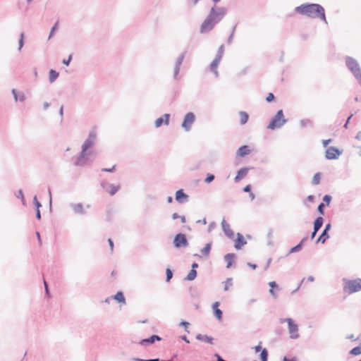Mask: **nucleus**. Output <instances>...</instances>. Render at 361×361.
<instances>
[{
    "mask_svg": "<svg viewBox=\"0 0 361 361\" xmlns=\"http://www.w3.org/2000/svg\"><path fill=\"white\" fill-rule=\"evenodd\" d=\"M227 9L224 7H219L214 5L210 8V11L200 25V32L204 34L212 30L215 25L218 24L226 15Z\"/></svg>",
    "mask_w": 361,
    "mask_h": 361,
    "instance_id": "nucleus-1",
    "label": "nucleus"
},
{
    "mask_svg": "<svg viewBox=\"0 0 361 361\" xmlns=\"http://www.w3.org/2000/svg\"><path fill=\"white\" fill-rule=\"evenodd\" d=\"M97 141L96 127H94L90 132L87 138L85 140L81 147L79 156L74 161L76 166H84L93 155V151L90 149L94 145Z\"/></svg>",
    "mask_w": 361,
    "mask_h": 361,
    "instance_id": "nucleus-2",
    "label": "nucleus"
},
{
    "mask_svg": "<svg viewBox=\"0 0 361 361\" xmlns=\"http://www.w3.org/2000/svg\"><path fill=\"white\" fill-rule=\"evenodd\" d=\"M295 11L308 18L314 19L317 18L326 24L328 23L324 8L319 4L305 3L295 7Z\"/></svg>",
    "mask_w": 361,
    "mask_h": 361,
    "instance_id": "nucleus-3",
    "label": "nucleus"
},
{
    "mask_svg": "<svg viewBox=\"0 0 361 361\" xmlns=\"http://www.w3.org/2000/svg\"><path fill=\"white\" fill-rule=\"evenodd\" d=\"M348 70L353 74L361 87V67L358 61L352 56H346L344 59Z\"/></svg>",
    "mask_w": 361,
    "mask_h": 361,
    "instance_id": "nucleus-4",
    "label": "nucleus"
},
{
    "mask_svg": "<svg viewBox=\"0 0 361 361\" xmlns=\"http://www.w3.org/2000/svg\"><path fill=\"white\" fill-rule=\"evenodd\" d=\"M287 121L288 119L285 118L283 110L279 109L271 119L267 128L271 130L278 129L281 128Z\"/></svg>",
    "mask_w": 361,
    "mask_h": 361,
    "instance_id": "nucleus-5",
    "label": "nucleus"
},
{
    "mask_svg": "<svg viewBox=\"0 0 361 361\" xmlns=\"http://www.w3.org/2000/svg\"><path fill=\"white\" fill-rule=\"evenodd\" d=\"M343 291L348 294H352L361 290V279H343Z\"/></svg>",
    "mask_w": 361,
    "mask_h": 361,
    "instance_id": "nucleus-6",
    "label": "nucleus"
},
{
    "mask_svg": "<svg viewBox=\"0 0 361 361\" xmlns=\"http://www.w3.org/2000/svg\"><path fill=\"white\" fill-rule=\"evenodd\" d=\"M280 322H286L288 324V332L291 339H297L300 337L298 334V325L295 324L291 318L281 319Z\"/></svg>",
    "mask_w": 361,
    "mask_h": 361,
    "instance_id": "nucleus-7",
    "label": "nucleus"
},
{
    "mask_svg": "<svg viewBox=\"0 0 361 361\" xmlns=\"http://www.w3.org/2000/svg\"><path fill=\"white\" fill-rule=\"evenodd\" d=\"M172 243L176 249L185 248L189 245L186 234L181 232L175 235Z\"/></svg>",
    "mask_w": 361,
    "mask_h": 361,
    "instance_id": "nucleus-8",
    "label": "nucleus"
},
{
    "mask_svg": "<svg viewBox=\"0 0 361 361\" xmlns=\"http://www.w3.org/2000/svg\"><path fill=\"white\" fill-rule=\"evenodd\" d=\"M343 149L331 146L326 149L325 158L328 160L338 159L340 155L343 154Z\"/></svg>",
    "mask_w": 361,
    "mask_h": 361,
    "instance_id": "nucleus-9",
    "label": "nucleus"
},
{
    "mask_svg": "<svg viewBox=\"0 0 361 361\" xmlns=\"http://www.w3.org/2000/svg\"><path fill=\"white\" fill-rule=\"evenodd\" d=\"M195 121V115L192 112L187 113L183 118V123L181 124V127L185 130L189 131L191 128L192 123Z\"/></svg>",
    "mask_w": 361,
    "mask_h": 361,
    "instance_id": "nucleus-10",
    "label": "nucleus"
},
{
    "mask_svg": "<svg viewBox=\"0 0 361 361\" xmlns=\"http://www.w3.org/2000/svg\"><path fill=\"white\" fill-rule=\"evenodd\" d=\"M331 228V223H328L325 225L324 228L323 229L322 233L319 235L316 240V243H321L322 244L325 243V242L330 238L329 234V231Z\"/></svg>",
    "mask_w": 361,
    "mask_h": 361,
    "instance_id": "nucleus-11",
    "label": "nucleus"
},
{
    "mask_svg": "<svg viewBox=\"0 0 361 361\" xmlns=\"http://www.w3.org/2000/svg\"><path fill=\"white\" fill-rule=\"evenodd\" d=\"M101 186L111 196L114 195L120 189V185H115L114 184L109 183L106 181H102L101 183Z\"/></svg>",
    "mask_w": 361,
    "mask_h": 361,
    "instance_id": "nucleus-12",
    "label": "nucleus"
},
{
    "mask_svg": "<svg viewBox=\"0 0 361 361\" xmlns=\"http://www.w3.org/2000/svg\"><path fill=\"white\" fill-rule=\"evenodd\" d=\"M186 53H187V51L186 50L184 51L183 53H181L180 54V56L176 59V63H175V67H174V71H173V78L175 80H177V78H178V75L179 72H180V66L183 63V60L185 59Z\"/></svg>",
    "mask_w": 361,
    "mask_h": 361,
    "instance_id": "nucleus-13",
    "label": "nucleus"
},
{
    "mask_svg": "<svg viewBox=\"0 0 361 361\" xmlns=\"http://www.w3.org/2000/svg\"><path fill=\"white\" fill-rule=\"evenodd\" d=\"M161 340L162 338L159 336L153 334L149 338L141 339L137 343L143 346H149L154 343L155 341H160Z\"/></svg>",
    "mask_w": 361,
    "mask_h": 361,
    "instance_id": "nucleus-14",
    "label": "nucleus"
},
{
    "mask_svg": "<svg viewBox=\"0 0 361 361\" xmlns=\"http://www.w3.org/2000/svg\"><path fill=\"white\" fill-rule=\"evenodd\" d=\"M170 114H164L154 121V126L157 128H160L162 125L168 126L170 122Z\"/></svg>",
    "mask_w": 361,
    "mask_h": 361,
    "instance_id": "nucleus-15",
    "label": "nucleus"
},
{
    "mask_svg": "<svg viewBox=\"0 0 361 361\" xmlns=\"http://www.w3.org/2000/svg\"><path fill=\"white\" fill-rule=\"evenodd\" d=\"M189 196L187 195L183 189H179L176 192L175 200L180 204L185 203L188 201Z\"/></svg>",
    "mask_w": 361,
    "mask_h": 361,
    "instance_id": "nucleus-16",
    "label": "nucleus"
},
{
    "mask_svg": "<svg viewBox=\"0 0 361 361\" xmlns=\"http://www.w3.org/2000/svg\"><path fill=\"white\" fill-rule=\"evenodd\" d=\"M252 169H253V167H249V166H245V167L240 168L236 173V176L234 178V181L235 183H238L240 180H241L244 177H245L247 176L249 171Z\"/></svg>",
    "mask_w": 361,
    "mask_h": 361,
    "instance_id": "nucleus-17",
    "label": "nucleus"
},
{
    "mask_svg": "<svg viewBox=\"0 0 361 361\" xmlns=\"http://www.w3.org/2000/svg\"><path fill=\"white\" fill-rule=\"evenodd\" d=\"M70 207L72 208L74 214L79 215H85L87 212L82 203H71Z\"/></svg>",
    "mask_w": 361,
    "mask_h": 361,
    "instance_id": "nucleus-18",
    "label": "nucleus"
},
{
    "mask_svg": "<svg viewBox=\"0 0 361 361\" xmlns=\"http://www.w3.org/2000/svg\"><path fill=\"white\" fill-rule=\"evenodd\" d=\"M220 305V302L216 301L212 304V310L214 316L219 321H221L223 318V312L219 308Z\"/></svg>",
    "mask_w": 361,
    "mask_h": 361,
    "instance_id": "nucleus-19",
    "label": "nucleus"
},
{
    "mask_svg": "<svg viewBox=\"0 0 361 361\" xmlns=\"http://www.w3.org/2000/svg\"><path fill=\"white\" fill-rule=\"evenodd\" d=\"M247 244V241L245 240L243 235L240 233H237L236 238L235 240L234 247L236 250H240L243 246Z\"/></svg>",
    "mask_w": 361,
    "mask_h": 361,
    "instance_id": "nucleus-20",
    "label": "nucleus"
},
{
    "mask_svg": "<svg viewBox=\"0 0 361 361\" xmlns=\"http://www.w3.org/2000/svg\"><path fill=\"white\" fill-rule=\"evenodd\" d=\"M221 227L224 234L229 238L232 239L234 237V233L231 229L230 225L226 221L225 219H223L221 221Z\"/></svg>",
    "mask_w": 361,
    "mask_h": 361,
    "instance_id": "nucleus-21",
    "label": "nucleus"
},
{
    "mask_svg": "<svg viewBox=\"0 0 361 361\" xmlns=\"http://www.w3.org/2000/svg\"><path fill=\"white\" fill-rule=\"evenodd\" d=\"M236 257L235 254L234 253H227L224 255V259L226 262V268L230 269L233 267V264H235V259Z\"/></svg>",
    "mask_w": 361,
    "mask_h": 361,
    "instance_id": "nucleus-22",
    "label": "nucleus"
},
{
    "mask_svg": "<svg viewBox=\"0 0 361 361\" xmlns=\"http://www.w3.org/2000/svg\"><path fill=\"white\" fill-rule=\"evenodd\" d=\"M250 149H249V146L244 145L240 146L236 151V156L240 157H244L246 155H248L250 153Z\"/></svg>",
    "mask_w": 361,
    "mask_h": 361,
    "instance_id": "nucleus-23",
    "label": "nucleus"
},
{
    "mask_svg": "<svg viewBox=\"0 0 361 361\" xmlns=\"http://www.w3.org/2000/svg\"><path fill=\"white\" fill-rule=\"evenodd\" d=\"M110 298L115 300L117 302L121 304H126V298L122 291H118L115 295L110 296Z\"/></svg>",
    "mask_w": 361,
    "mask_h": 361,
    "instance_id": "nucleus-24",
    "label": "nucleus"
},
{
    "mask_svg": "<svg viewBox=\"0 0 361 361\" xmlns=\"http://www.w3.org/2000/svg\"><path fill=\"white\" fill-rule=\"evenodd\" d=\"M195 338L200 341H204L209 344H213L214 338L210 336L198 334L196 335Z\"/></svg>",
    "mask_w": 361,
    "mask_h": 361,
    "instance_id": "nucleus-25",
    "label": "nucleus"
},
{
    "mask_svg": "<svg viewBox=\"0 0 361 361\" xmlns=\"http://www.w3.org/2000/svg\"><path fill=\"white\" fill-rule=\"evenodd\" d=\"M324 221V220L322 216L317 217L313 222V230H314L315 232H318L322 228Z\"/></svg>",
    "mask_w": 361,
    "mask_h": 361,
    "instance_id": "nucleus-26",
    "label": "nucleus"
},
{
    "mask_svg": "<svg viewBox=\"0 0 361 361\" xmlns=\"http://www.w3.org/2000/svg\"><path fill=\"white\" fill-rule=\"evenodd\" d=\"M269 286L270 287V289H269V293L274 298H276L277 297L275 291H274V289H276V290H279V285L277 284V283L276 281H270L269 283Z\"/></svg>",
    "mask_w": 361,
    "mask_h": 361,
    "instance_id": "nucleus-27",
    "label": "nucleus"
},
{
    "mask_svg": "<svg viewBox=\"0 0 361 361\" xmlns=\"http://www.w3.org/2000/svg\"><path fill=\"white\" fill-rule=\"evenodd\" d=\"M12 94L16 102H24L25 100V96L23 93L18 94L16 89L12 90Z\"/></svg>",
    "mask_w": 361,
    "mask_h": 361,
    "instance_id": "nucleus-28",
    "label": "nucleus"
},
{
    "mask_svg": "<svg viewBox=\"0 0 361 361\" xmlns=\"http://www.w3.org/2000/svg\"><path fill=\"white\" fill-rule=\"evenodd\" d=\"M212 243L209 242V243H207L203 248L201 249L200 252L203 256H204V257L209 256V255L211 252V250H212Z\"/></svg>",
    "mask_w": 361,
    "mask_h": 361,
    "instance_id": "nucleus-29",
    "label": "nucleus"
},
{
    "mask_svg": "<svg viewBox=\"0 0 361 361\" xmlns=\"http://www.w3.org/2000/svg\"><path fill=\"white\" fill-rule=\"evenodd\" d=\"M59 73L54 69H51L49 72V81L50 83L54 82L59 77Z\"/></svg>",
    "mask_w": 361,
    "mask_h": 361,
    "instance_id": "nucleus-30",
    "label": "nucleus"
},
{
    "mask_svg": "<svg viewBox=\"0 0 361 361\" xmlns=\"http://www.w3.org/2000/svg\"><path fill=\"white\" fill-rule=\"evenodd\" d=\"M239 116L240 118V125H245V123H247V122L248 121V119H249V114L245 111H240L239 112Z\"/></svg>",
    "mask_w": 361,
    "mask_h": 361,
    "instance_id": "nucleus-31",
    "label": "nucleus"
},
{
    "mask_svg": "<svg viewBox=\"0 0 361 361\" xmlns=\"http://www.w3.org/2000/svg\"><path fill=\"white\" fill-rule=\"evenodd\" d=\"M197 276V271L195 269H190V271H189L188 275L185 276L184 280L191 281L195 280L196 279Z\"/></svg>",
    "mask_w": 361,
    "mask_h": 361,
    "instance_id": "nucleus-32",
    "label": "nucleus"
},
{
    "mask_svg": "<svg viewBox=\"0 0 361 361\" xmlns=\"http://www.w3.org/2000/svg\"><path fill=\"white\" fill-rule=\"evenodd\" d=\"M260 361H268L269 353L267 348H264L259 354V357Z\"/></svg>",
    "mask_w": 361,
    "mask_h": 361,
    "instance_id": "nucleus-33",
    "label": "nucleus"
},
{
    "mask_svg": "<svg viewBox=\"0 0 361 361\" xmlns=\"http://www.w3.org/2000/svg\"><path fill=\"white\" fill-rule=\"evenodd\" d=\"M349 354L352 355H355V356L360 355L361 354V343L360 344V345L352 348L350 350Z\"/></svg>",
    "mask_w": 361,
    "mask_h": 361,
    "instance_id": "nucleus-34",
    "label": "nucleus"
},
{
    "mask_svg": "<svg viewBox=\"0 0 361 361\" xmlns=\"http://www.w3.org/2000/svg\"><path fill=\"white\" fill-rule=\"evenodd\" d=\"M302 244H301V243H298L296 245H295V246L292 247L289 250V251H288V252L287 255H290V254H292V253H294V252H299V251H300V250H302Z\"/></svg>",
    "mask_w": 361,
    "mask_h": 361,
    "instance_id": "nucleus-35",
    "label": "nucleus"
},
{
    "mask_svg": "<svg viewBox=\"0 0 361 361\" xmlns=\"http://www.w3.org/2000/svg\"><path fill=\"white\" fill-rule=\"evenodd\" d=\"M224 52V45L221 44L218 49V51H217L215 58L218 59L219 60H221Z\"/></svg>",
    "mask_w": 361,
    "mask_h": 361,
    "instance_id": "nucleus-36",
    "label": "nucleus"
},
{
    "mask_svg": "<svg viewBox=\"0 0 361 361\" xmlns=\"http://www.w3.org/2000/svg\"><path fill=\"white\" fill-rule=\"evenodd\" d=\"M320 180H321V173L317 172V173H314V175L312 178V183L313 185H318L320 183Z\"/></svg>",
    "mask_w": 361,
    "mask_h": 361,
    "instance_id": "nucleus-37",
    "label": "nucleus"
},
{
    "mask_svg": "<svg viewBox=\"0 0 361 361\" xmlns=\"http://www.w3.org/2000/svg\"><path fill=\"white\" fill-rule=\"evenodd\" d=\"M173 271L170 268H166V281L169 282L171 279L173 278Z\"/></svg>",
    "mask_w": 361,
    "mask_h": 361,
    "instance_id": "nucleus-38",
    "label": "nucleus"
},
{
    "mask_svg": "<svg viewBox=\"0 0 361 361\" xmlns=\"http://www.w3.org/2000/svg\"><path fill=\"white\" fill-rule=\"evenodd\" d=\"M221 60H219L218 59L214 58V59L212 61L209 66L210 71H215V69H217V66Z\"/></svg>",
    "mask_w": 361,
    "mask_h": 361,
    "instance_id": "nucleus-39",
    "label": "nucleus"
},
{
    "mask_svg": "<svg viewBox=\"0 0 361 361\" xmlns=\"http://www.w3.org/2000/svg\"><path fill=\"white\" fill-rule=\"evenodd\" d=\"M24 33L23 32H21L20 34V37H19V40H18V51H20L22 48L24 46Z\"/></svg>",
    "mask_w": 361,
    "mask_h": 361,
    "instance_id": "nucleus-40",
    "label": "nucleus"
},
{
    "mask_svg": "<svg viewBox=\"0 0 361 361\" xmlns=\"http://www.w3.org/2000/svg\"><path fill=\"white\" fill-rule=\"evenodd\" d=\"M215 179V176L213 173H208L204 178V183L207 184L211 183Z\"/></svg>",
    "mask_w": 361,
    "mask_h": 361,
    "instance_id": "nucleus-41",
    "label": "nucleus"
},
{
    "mask_svg": "<svg viewBox=\"0 0 361 361\" xmlns=\"http://www.w3.org/2000/svg\"><path fill=\"white\" fill-rule=\"evenodd\" d=\"M322 200V202L324 203L325 206H329L332 200V197L330 195H324Z\"/></svg>",
    "mask_w": 361,
    "mask_h": 361,
    "instance_id": "nucleus-42",
    "label": "nucleus"
},
{
    "mask_svg": "<svg viewBox=\"0 0 361 361\" xmlns=\"http://www.w3.org/2000/svg\"><path fill=\"white\" fill-rule=\"evenodd\" d=\"M325 207L326 206L324 202L319 203V205L317 206V211L320 215H324Z\"/></svg>",
    "mask_w": 361,
    "mask_h": 361,
    "instance_id": "nucleus-43",
    "label": "nucleus"
},
{
    "mask_svg": "<svg viewBox=\"0 0 361 361\" xmlns=\"http://www.w3.org/2000/svg\"><path fill=\"white\" fill-rule=\"evenodd\" d=\"M58 27H59V25H58V22H56L51 27V30H50V32H49V37H48V39H50L52 36L54 35V33L56 30H58Z\"/></svg>",
    "mask_w": 361,
    "mask_h": 361,
    "instance_id": "nucleus-44",
    "label": "nucleus"
},
{
    "mask_svg": "<svg viewBox=\"0 0 361 361\" xmlns=\"http://www.w3.org/2000/svg\"><path fill=\"white\" fill-rule=\"evenodd\" d=\"M190 325V323L187 321H185V320H182L180 324H179V326H183L185 328V331L187 332V333H190L189 330L188 329V326Z\"/></svg>",
    "mask_w": 361,
    "mask_h": 361,
    "instance_id": "nucleus-45",
    "label": "nucleus"
},
{
    "mask_svg": "<svg viewBox=\"0 0 361 361\" xmlns=\"http://www.w3.org/2000/svg\"><path fill=\"white\" fill-rule=\"evenodd\" d=\"M224 283H225V286H224V290L225 291H226V290H228L229 286H231L233 285V283H232V279L231 278H228Z\"/></svg>",
    "mask_w": 361,
    "mask_h": 361,
    "instance_id": "nucleus-46",
    "label": "nucleus"
},
{
    "mask_svg": "<svg viewBox=\"0 0 361 361\" xmlns=\"http://www.w3.org/2000/svg\"><path fill=\"white\" fill-rule=\"evenodd\" d=\"M235 28H236V25L233 27V30L231 31V33L230 34V35L228 36V39H227V43L228 44H231L232 41H233V35H234V32L235 30Z\"/></svg>",
    "mask_w": 361,
    "mask_h": 361,
    "instance_id": "nucleus-47",
    "label": "nucleus"
},
{
    "mask_svg": "<svg viewBox=\"0 0 361 361\" xmlns=\"http://www.w3.org/2000/svg\"><path fill=\"white\" fill-rule=\"evenodd\" d=\"M300 123L302 128L306 127L308 124H312V121L310 119H302Z\"/></svg>",
    "mask_w": 361,
    "mask_h": 361,
    "instance_id": "nucleus-48",
    "label": "nucleus"
},
{
    "mask_svg": "<svg viewBox=\"0 0 361 361\" xmlns=\"http://www.w3.org/2000/svg\"><path fill=\"white\" fill-rule=\"evenodd\" d=\"M33 204L35 207V209H39L42 207V204L38 201L36 195L33 197Z\"/></svg>",
    "mask_w": 361,
    "mask_h": 361,
    "instance_id": "nucleus-49",
    "label": "nucleus"
},
{
    "mask_svg": "<svg viewBox=\"0 0 361 361\" xmlns=\"http://www.w3.org/2000/svg\"><path fill=\"white\" fill-rule=\"evenodd\" d=\"M72 59H73V55L70 54L67 59H65L63 60V61H62L63 64H64L66 66H69Z\"/></svg>",
    "mask_w": 361,
    "mask_h": 361,
    "instance_id": "nucleus-50",
    "label": "nucleus"
},
{
    "mask_svg": "<svg viewBox=\"0 0 361 361\" xmlns=\"http://www.w3.org/2000/svg\"><path fill=\"white\" fill-rule=\"evenodd\" d=\"M275 100V96L273 93H269L267 97H266V101L267 102H274Z\"/></svg>",
    "mask_w": 361,
    "mask_h": 361,
    "instance_id": "nucleus-51",
    "label": "nucleus"
},
{
    "mask_svg": "<svg viewBox=\"0 0 361 361\" xmlns=\"http://www.w3.org/2000/svg\"><path fill=\"white\" fill-rule=\"evenodd\" d=\"M262 343L259 342V344L256 346H255L253 348L255 350V353L261 352L264 348L261 345Z\"/></svg>",
    "mask_w": 361,
    "mask_h": 361,
    "instance_id": "nucleus-52",
    "label": "nucleus"
},
{
    "mask_svg": "<svg viewBox=\"0 0 361 361\" xmlns=\"http://www.w3.org/2000/svg\"><path fill=\"white\" fill-rule=\"evenodd\" d=\"M16 197L19 199H23L24 195L21 189L18 190L16 193Z\"/></svg>",
    "mask_w": 361,
    "mask_h": 361,
    "instance_id": "nucleus-53",
    "label": "nucleus"
},
{
    "mask_svg": "<svg viewBox=\"0 0 361 361\" xmlns=\"http://www.w3.org/2000/svg\"><path fill=\"white\" fill-rule=\"evenodd\" d=\"M305 280V278H303V279L301 280V281H300V283H299L298 286L295 290H293L291 292V294H294V293H296V292L300 289V288L301 287L302 284L304 283Z\"/></svg>",
    "mask_w": 361,
    "mask_h": 361,
    "instance_id": "nucleus-54",
    "label": "nucleus"
},
{
    "mask_svg": "<svg viewBox=\"0 0 361 361\" xmlns=\"http://www.w3.org/2000/svg\"><path fill=\"white\" fill-rule=\"evenodd\" d=\"M115 169H116V166H113L111 168H103V169H102V171H105V172L111 173V172L114 171Z\"/></svg>",
    "mask_w": 361,
    "mask_h": 361,
    "instance_id": "nucleus-55",
    "label": "nucleus"
},
{
    "mask_svg": "<svg viewBox=\"0 0 361 361\" xmlns=\"http://www.w3.org/2000/svg\"><path fill=\"white\" fill-rule=\"evenodd\" d=\"M243 191L245 192H250L252 191V186H251V185H245L243 188Z\"/></svg>",
    "mask_w": 361,
    "mask_h": 361,
    "instance_id": "nucleus-56",
    "label": "nucleus"
},
{
    "mask_svg": "<svg viewBox=\"0 0 361 361\" xmlns=\"http://www.w3.org/2000/svg\"><path fill=\"white\" fill-rule=\"evenodd\" d=\"M132 360L133 361H158L157 360H146V359H142V358H140V357H133Z\"/></svg>",
    "mask_w": 361,
    "mask_h": 361,
    "instance_id": "nucleus-57",
    "label": "nucleus"
},
{
    "mask_svg": "<svg viewBox=\"0 0 361 361\" xmlns=\"http://www.w3.org/2000/svg\"><path fill=\"white\" fill-rule=\"evenodd\" d=\"M44 289H45V294L47 295H50L49 290L48 288V284L45 280H44Z\"/></svg>",
    "mask_w": 361,
    "mask_h": 361,
    "instance_id": "nucleus-58",
    "label": "nucleus"
},
{
    "mask_svg": "<svg viewBox=\"0 0 361 361\" xmlns=\"http://www.w3.org/2000/svg\"><path fill=\"white\" fill-rule=\"evenodd\" d=\"M35 234H36V236H37V238L38 244H39V246H41L42 244V239H41V237H40V233H39V231H36Z\"/></svg>",
    "mask_w": 361,
    "mask_h": 361,
    "instance_id": "nucleus-59",
    "label": "nucleus"
},
{
    "mask_svg": "<svg viewBox=\"0 0 361 361\" xmlns=\"http://www.w3.org/2000/svg\"><path fill=\"white\" fill-rule=\"evenodd\" d=\"M214 357L216 358V361H228L224 360L219 353H216Z\"/></svg>",
    "mask_w": 361,
    "mask_h": 361,
    "instance_id": "nucleus-60",
    "label": "nucleus"
},
{
    "mask_svg": "<svg viewBox=\"0 0 361 361\" xmlns=\"http://www.w3.org/2000/svg\"><path fill=\"white\" fill-rule=\"evenodd\" d=\"M107 241H108L109 245L110 247L111 251L113 252L114 247V244L112 239L109 238Z\"/></svg>",
    "mask_w": 361,
    "mask_h": 361,
    "instance_id": "nucleus-61",
    "label": "nucleus"
},
{
    "mask_svg": "<svg viewBox=\"0 0 361 361\" xmlns=\"http://www.w3.org/2000/svg\"><path fill=\"white\" fill-rule=\"evenodd\" d=\"M283 361H298V359L296 357H293L291 358H288L286 356H284L283 358Z\"/></svg>",
    "mask_w": 361,
    "mask_h": 361,
    "instance_id": "nucleus-62",
    "label": "nucleus"
},
{
    "mask_svg": "<svg viewBox=\"0 0 361 361\" xmlns=\"http://www.w3.org/2000/svg\"><path fill=\"white\" fill-rule=\"evenodd\" d=\"M332 141L331 139H328V140H324L322 141V145L324 147H327L329 145V143H331Z\"/></svg>",
    "mask_w": 361,
    "mask_h": 361,
    "instance_id": "nucleus-63",
    "label": "nucleus"
},
{
    "mask_svg": "<svg viewBox=\"0 0 361 361\" xmlns=\"http://www.w3.org/2000/svg\"><path fill=\"white\" fill-rule=\"evenodd\" d=\"M306 200L310 202H313L314 201V196L313 195H310L307 197Z\"/></svg>",
    "mask_w": 361,
    "mask_h": 361,
    "instance_id": "nucleus-64",
    "label": "nucleus"
}]
</instances>
